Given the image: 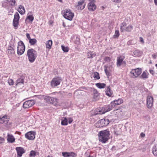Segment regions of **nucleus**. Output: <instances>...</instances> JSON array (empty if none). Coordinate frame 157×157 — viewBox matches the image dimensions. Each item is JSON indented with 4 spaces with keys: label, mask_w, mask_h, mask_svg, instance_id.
Returning a JSON list of instances; mask_svg holds the SVG:
<instances>
[{
    "label": "nucleus",
    "mask_w": 157,
    "mask_h": 157,
    "mask_svg": "<svg viewBox=\"0 0 157 157\" xmlns=\"http://www.w3.org/2000/svg\"><path fill=\"white\" fill-rule=\"evenodd\" d=\"M113 107L111 104V105H106L103 107L95 109L94 111H92L91 114L93 116L97 114H102L111 110Z\"/></svg>",
    "instance_id": "nucleus-1"
},
{
    "label": "nucleus",
    "mask_w": 157,
    "mask_h": 157,
    "mask_svg": "<svg viewBox=\"0 0 157 157\" xmlns=\"http://www.w3.org/2000/svg\"><path fill=\"white\" fill-rule=\"evenodd\" d=\"M109 135V131L107 130L100 131L98 134L99 141L105 143L108 140Z\"/></svg>",
    "instance_id": "nucleus-2"
},
{
    "label": "nucleus",
    "mask_w": 157,
    "mask_h": 157,
    "mask_svg": "<svg viewBox=\"0 0 157 157\" xmlns=\"http://www.w3.org/2000/svg\"><path fill=\"white\" fill-rule=\"evenodd\" d=\"M27 55L29 61L31 63L35 61L37 56L36 51L32 48L28 50Z\"/></svg>",
    "instance_id": "nucleus-3"
},
{
    "label": "nucleus",
    "mask_w": 157,
    "mask_h": 157,
    "mask_svg": "<svg viewBox=\"0 0 157 157\" xmlns=\"http://www.w3.org/2000/svg\"><path fill=\"white\" fill-rule=\"evenodd\" d=\"M45 101L48 104H52L56 105L58 103L57 99L48 95H43L42 96Z\"/></svg>",
    "instance_id": "nucleus-4"
},
{
    "label": "nucleus",
    "mask_w": 157,
    "mask_h": 157,
    "mask_svg": "<svg viewBox=\"0 0 157 157\" xmlns=\"http://www.w3.org/2000/svg\"><path fill=\"white\" fill-rule=\"evenodd\" d=\"M109 120L107 119H103L98 121L95 124V126L97 128L102 127L107 125L109 123Z\"/></svg>",
    "instance_id": "nucleus-5"
},
{
    "label": "nucleus",
    "mask_w": 157,
    "mask_h": 157,
    "mask_svg": "<svg viewBox=\"0 0 157 157\" xmlns=\"http://www.w3.org/2000/svg\"><path fill=\"white\" fill-rule=\"evenodd\" d=\"M142 72V70L140 68L132 69L130 72L131 76L133 78H136L140 75Z\"/></svg>",
    "instance_id": "nucleus-6"
},
{
    "label": "nucleus",
    "mask_w": 157,
    "mask_h": 157,
    "mask_svg": "<svg viewBox=\"0 0 157 157\" xmlns=\"http://www.w3.org/2000/svg\"><path fill=\"white\" fill-rule=\"evenodd\" d=\"M18 44L17 54L20 56L24 53L25 49V47L23 42L21 41L19 42Z\"/></svg>",
    "instance_id": "nucleus-7"
},
{
    "label": "nucleus",
    "mask_w": 157,
    "mask_h": 157,
    "mask_svg": "<svg viewBox=\"0 0 157 157\" xmlns=\"http://www.w3.org/2000/svg\"><path fill=\"white\" fill-rule=\"evenodd\" d=\"M63 13L64 17L70 21L72 20L74 16V13L72 12L70 10H66L64 11Z\"/></svg>",
    "instance_id": "nucleus-8"
},
{
    "label": "nucleus",
    "mask_w": 157,
    "mask_h": 157,
    "mask_svg": "<svg viewBox=\"0 0 157 157\" xmlns=\"http://www.w3.org/2000/svg\"><path fill=\"white\" fill-rule=\"evenodd\" d=\"M62 81L61 77H57L53 78L51 82L52 87H55L59 85Z\"/></svg>",
    "instance_id": "nucleus-9"
},
{
    "label": "nucleus",
    "mask_w": 157,
    "mask_h": 157,
    "mask_svg": "<svg viewBox=\"0 0 157 157\" xmlns=\"http://www.w3.org/2000/svg\"><path fill=\"white\" fill-rule=\"evenodd\" d=\"M20 18V17L19 13L17 12H16L14 15V18L13 21V25L14 27L17 29V27L19 20Z\"/></svg>",
    "instance_id": "nucleus-10"
},
{
    "label": "nucleus",
    "mask_w": 157,
    "mask_h": 157,
    "mask_svg": "<svg viewBox=\"0 0 157 157\" xmlns=\"http://www.w3.org/2000/svg\"><path fill=\"white\" fill-rule=\"evenodd\" d=\"M35 104V102L33 100H29L25 102L23 104V107L25 109L28 108Z\"/></svg>",
    "instance_id": "nucleus-11"
},
{
    "label": "nucleus",
    "mask_w": 157,
    "mask_h": 157,
    "mask_svg": "<svg viewBox=\"0 0 157 157\" xmlns=\"http://www.w3.org/2000/svg\"><path fill=\"white\" fill-rule=\"evenodd\" d=\"M35 133L33 131L28 132L25 134V137L28 140H33L35 138Z\"/></svg>",
    "instance_id": "nucleus-12"
},
{
    "label": "nucleus",
    "mask_w": 157,
    "mask_h": 157,
    "mask_svg": "<svg viewBox=\"0 0 157 157\" xmlns=\"http://www.w3.org/2000/svg\"><path fill=\"white\" fill-rule=\"evenodd\" d=\"M153 104V98L151 96H148L147 98V104L148 108H151Z\"/></svg>",
    "instance_id": "nucleus-13"
},
{
    "label": "nucleus",
    "mask_w": 157,
    "mask_h": 157,
    "mask_svg": "<svg viewBox=\"0 0 157 157\" xmlns=\"http://www.w3.org/2000/svg\"><path fill=\"white\" fill-rule=\"evenodd\" d=\"M17 151V156L21 157L22 154L25 152V150L21 147H17L16 148Z\"/></svg>",
    "instance_id": "nucleus-14"
},
{
    "label": "nucleus",
    "mask_w": 157,
    "mask_h": 157,
    "mask_svg": "<svg viewBox=\"0 0 157 157\" xmlns=\"http://www.w3.org/2000/svg\"><path fill=\"white\" fill-rule=\"evenodd\" d=\"M94 0L90 2L88 5L89 10L90 11H93L95 10L96 8V6L94 2Z\"/></svg>",
    "instance_id": "nucleus-15"
},
{
    "label": "nucleus",
    "mask_w": 157,
    "mask_h": 157,
    "mask_svg": "<svg viewBox=\"0 0 157 157\" xmlns=\"http://www.w3.org/2000/svg\"><path fill=\"white\" fill-rule=\"evenodd\" d=\"M125 57L124 56H120L117 57V67H120L122 64L123 60H124Z\"/></svg>",
    "instance_id": "nucleus-16"
},
{
    "label": "nucleus",
    "mask_w": 157,
    "mask_h": 157,
    "mask_svg": "<svg viewBox=\"0 0 157 157\" xmlns=\"http://www.w3.org/2000/svg\"><path fill=\"white\" fill-rule=\"evenodd\" d=\"M9 120V117L7 115H5L2 117H0V123L3 124L4 123H7Z\"/></svg>",
    "instance_id": "nucleus-17"
},
{
    "label": "nucleus",
    "mask_w": 157,
    "mask_h": 157,
    "mask_svg": "<svg viewBox=\"0 0 157 157\" xmlns=\"http://www.w3.org/2000/svg\"><path fill=\"white\" fill-rule=\"evenodd\" d=\"M91 90L93 92L94 94V101H97L98 100V97L99 95V94L98 93L97 90L93 88H91Z\"/></svg>",
    "instance_id": "nucleus-18"
},
{
    "label": "nucleus",
    "mask_w": 157,
    "mask_h": 157,
    "mask_svg": "<svg viewBox=\"0 0 157 157\" xmlns=\"http://www.w3.org/2000/svg\"><path fill=\"white\" fill-rule=\"evenodd\" d=\"M123 103V100L121 99H119L117 100H114L111 102V104L112 107H114L115 105H120Z\"/></svg>",
    "instance_id": "nucleus-19"
},
{
    "label": "nucleus",
    "mask_w": 157,
    "mask_h": 157,
    "mask_svg": "<svg viewBox=\"0 0 157 157\" xmlns=\"http://www.w3.org/2000/svg\"><path fill=\"white\" fill-rule=\"evenodd\" d=\"M105 92L106 94L109 97H111L112 95L113 92L109 86H107L105 89Z\"/></svg>",
    "instance_id": "nucleus-20"
},
{
    "label": "nucleus",
    "mask_w": 157,
    "mask_h": 157,
    "mask_svg": "<svg viewBox=\"0 0 157 157\" xmlns=\"http://www.w3.org/2000/svg\"><path fill=\"white\" fill-rule=\"evenodd\" d=\"M85 6L84 2H79L76 8L78 10H82L84 8Z\"/></svg>",
    "instance_id": "nucleus-21"
},
{
    "label": "nucleus",
    "mask_w": 157,
    "mask_h": 157,
    "mask_svg": "<svg viewBox=\"0 0 157 157\" xmlns=\"http://www.w3.org/2000/svg\"><path fill=\"white\" fill-rule=\"evenodd\" d=\"M7 140L9 142L13 143L15 141V139L13 136L8 134Z\"/></svg>",
    "instance_id": "nucleus-22"
},
{
    "label": "nucleus",
    "mask_w": 157,
    "mask_h": 157,
    "mask_svg": "<svg viewBox=\"0 0 157 157\" xmlns=\"http://www.w3.org/2000/svg\"><path fill=\"white\" fill-rule=\"evenodd\" d=\"M61 124L63 125H67L68 124V119L66 117H63L62 119Z\"/></svg>",
    "instance_id": "nucleus-23"
},
{
    "label": "nucleus",
    "mask_w": 157,
    "mask_h": 157,
    "mask_svg": "<svg viewBox=\"0 0 157 157\" xmlns=\"http://www.w3.org/2000/svg\"><path fill=\"white\" fill-rule=\"evenodd\" d=\"M7 52L8 53L10 54H14L15 53L14 48L10 46L9 47L7 50Z\"/></svg>",
    "instance_id": "nucleus-24"
},
{
    "label": "nucleus",
    "mask_w": 157,
    "mask_h": 157,
    "mask_svg": "<svg viewBox=\"0 0 157 157\" xmlns=\"http://www.w3.org/2000/svg\"><path fill=\"white\" fill-rule=\"evenodd\" d=\"M95 55V52H90L87 53V57L89 58H92Z\"/></svg>",
    "instance_id": "nucleus-25"
},
{
    "label": "nucleus",
    "mask_w": 157,
    "mask_h": 157,
    "mask_svg": "<svg viewBox=\"0 0 157 157\" xmlns=\"http://www.w3.org/2000/svg\"><path fill=\"white\" fill-rule=\"evenodd\" d=\"M148 73H147L145 71H144L140 76V78L145 79L148 78Z\"/></svg>",
    "instance_id": "nucleus-26"
},
{
    "label": "nucleus",
    "mask_w": 157,
    "mask_h": 157,
    "mask_svg": "<svg viewBox=\"0 0 157 157\" xmlns=\"http://www.w3.org/2000/svg\"><path fill=\"white\" fill-rule=\"evenodd\" d=\"M95 85L98 88L102 89L106 86V85L104 83H97L95 84Z\"/></svg>",
    "instance_id": "nucleus-27"
},
{
    "label": "nucleus",
    "mask_w": 157,
    "mask_h": 157,
    "mask_svg": "<svg viewBox=\"0 0 157 157\" xmlns=\"http://www.w3.org/2000/svg\"><path fill=\"white\" fill-rule=\"evenodd\" d=\"M142 53L141 51L138 50H135L133 52L134 55L135 56L138 57L140 56L141 55Z\"/></svg>",
    "instance_id": "nucleus-28"
},
{
    "label": "nucleus",
    "mask_w": 157,
    "mask_h": 157,
    "mask_svg": "<svg viewBox=\"0 0 157 157\" xmlns=\"http://www.w3.org/2000/svg\"><path fill=\"white\" fill-rule=\"evenodd\" d=\"M52 44V42L51 40H49L47 41L46 44V47L47 48L50 49Z\"/></svg>",
    "instance_id": "nucleus-29"
},
{
    "label": "nucleus",
    "mask_w": 157,
    "mask_h": 157,
    "mask_svg": "<svg viewBox=\"0 0 157 157\" xmlns=\"http://www.w3.org/2000/svg\"><path fill=\"white\" fill-rule=\"evenodd\" d=\"M126 25V23L124 22H123L121 23V25L120 27V30L121 32L125 31V29Z\"/></svg>",
    "instance_id": "nucleus-30"
},
{
    "label": "nucleus",
    "mask_w": 157,
    "mask_h": 157,
    "mask_svg": "<svg viewBox=\"0 0 157 157\" xmlns=\"http://www.w3.org/2000/svg\"><path fill=\"white\" fill-rule=\"evenodd\" d=\"M24 79L23 78H18L17 80L16 85L17 86L18 84H23L24 83Z\"/></svg>",
    "instance_id": "nucleus-31"
},
{
    "label": "nucleus",
    "mask_w": 157,
    "mask_h": 157,
    "mask_svg": "<svg viewBox=\"0 0 157 157\" xmlns=\"http://www.w3.org/2000/svg\"><path fill=\"white\" fill-rule=\"evenodd\" d=\"M152 153L155 156H157V146H154L152 149Z\"/></svg>",
    "instance_id": "nucleus-32"
},
{
    "label": "nucleus",
    "mask_w": 157,
    "mask_h": 157,
    "mask_svg": "<svg viewBox=\"0 0 157 157\" xmlns=\"http://www.w3.org/2000/svg\"><path fill=\"white\" fill-rule=\"evenodd\" d=\"M37 42L36 40L35 39H31L29 40V43L31 45H34Z\"/></svg>",
    "instance_id": "nucleus-33"
},
{
    "label": "nucleus",
    "mask_w": 157,
    "mask_h": 157,
    "mask_svg": "<svg viewBox=\"0 0 157 157\" xmlns=\"http://www.w3.org/2000/svg\"><path fill=\"white\" fill-rule=\"evenodd\" d=\"M133 26L130 25H129L128 27H126L125 29V31L128 32H129L131 31L133 29Z\"/></svg>",
    "instance_id": "nucleus-34"
},
{
    "label": "nucleus",
    "mask_w": 157,
    "mask_h": 157,
    "mask_svg": "<svg viewBox=\"0 0 157 157\" xmlns=\"http://www.w3.org/2000/svg\"><path fill=\"white\" fill-rule=\"evenodd\" d=\"M93 77L95 79H99L100 78L99 74L97 72L94 73V75Z\"/></svg>",
    "instance_id": "nucleus-35"
},
{
    "label": "nucleus",
    "mask_w": 157,
    "mask_h": 157,
    "mask_svg": "<svg viewBox=\"0 0 157 157\" xmlns=\"http://www.w3.org/2000/svg\"><path fill=\"white\" fill-rule=\"evenodd\" d=\"M77 154L74 152H68V157H75Z\"/></svg>",
    "instance_id": "nucleus-36"
},
{
    "label": "nucleus",
    "mask_w": 157,
    "mask_h": 157,
    "mask_svg": "<svg viewBox=\"0 0 157 157\" xmlns=\"http://www.w3.org/2000/svg\"><path fill=\"white\" fill-rule=\"evenodd\" d=\"M36 152L34 151H31L29 154L30 157H35L36 155Z\"/></svg>",
    "instance_id": "nucleus-37"
},
{
    "label": "nucleus",
    "mask_w": 157,
    "mask_h": 157,
    "mask_svg": "<svg viewBox=\"0 0 157 157\" xmlns=\"http://www.w3.org/2000/svg\"><path fill=\"white\" fill-rule=\"evenodd\" d=\"M62 49L64 52H67L68 51L69 49L67 47H65L63 45L61 46Z\"/></svg>",
    "instance_id": "nucleus-38"
},
{
    "label": "nucleus",
    "mask_w": 157,
    "mask_h": 157,
    "mask_svg": "<svg viewBox=\"0 0 157 157\" xmlns=\"http://www.w3.org/2000/svg\"><path fill=\"white\" fill-rule=\"evenodd\" d=\"M28 19L30 21L32 22L34 19V17L32 15H29L27 17L26 19Z\"/></svg>",
    "instance_id": "nucleus-39"
},
{
    "label": "nucleus",
    "mask_w": 157,
    "mask_h": 157,
    "mask_svg": "<svg viewBox=\"0 0 157 157\" xmlns=\"http://www.w3.org/2000/svg\"><path fill=\"white\" fill-rule=\"evenodd\" d=\"M119 31L118 30H116L115 32V34L114 35V38H117L119 36Z\"/></svg>",
    "instance_id": "nucleus-40"
},
{
    "label": "nucleus",
    "mask_w": 157,
    "mask_h": 157,
    "mask_svg": "<svg viewBox=\"0 0 157 157\" xmlns=\"http://www.w3.org/2000/svg\"><path fill=\"white\" fill-rule=\"evenodd\" d=\"M7 1L10 3V5L11 6H14L15 5V4L16 3L15 0H10V1L8 0H7Z\"/></svg>",
    "instance_id": "nucleus-41"
},
{
    "label": "nucleus",
    "mask_w": 157,
    "mask_h": 157,
    "mask_svg": "<svg viewBox=\"0 0 157 157\" xmlns=\"http://www.w3.org/2000/svg\"><path fill=\"white\" fill-rule=\"evenodd\" d=\"M8 83L9 85H12L14 84V82L12 79H9L8 80Z\"/></svg>",
    "instance_id": "nucleus-42"
},
{
    "label": "nucleus",
    "mask_w": 157,
    "mask_h": 157,
    "mask_svg": "<svg viewBox=\"0 0 157 157\" xmlns=\"http://www.w3.org/2000/svg\"><path fill=\"white\" fill-rule=\"evenodd\" d=\"M104 71H105V73L106 75L108 77L109 76L110 73L109 71L107 70L106 67H105V68Z\"/></svg>",
    "instance_id": "nucleus-43"
},
{
    "label": "nucleus",
    "mask_w": 157,
    "mask_h": 157,
    "mask_svg": "<svg viewBox=\"0 0 157 157\" xmlns=\"http://www.w3.org/2000/svg\"><path fill=\"white\" fill-rule=\"evenodd\" d=\"M63 156L64 157H68V152H63L62 153Z\"/></svg>",
    "instance_id": "nucleus-44"
},
{
    "label": "nucleus",
    "mask_w": 157,
    "mask_h": 157,
    "mask_svg": "<svg viewBox=\"0 0 157 157\" xmlns=\"http://www.w3.org/2000/svg\"><path fill=\"white\" fill-rule=\"evenodd\" d=\"M111 59L110 57H106L104 58V60L105 62H109L110 61Z\"/></svg>",
    "instance_id": "nucleus-45"
},
{
    "label": "nucleus",
    "mask_w": 157,
    "mask_h": 157,
    "mask_svg": "<svg viewBox=\"0 0 157 157\" xmlns=\"http://www.w3.org/2000/svg\"><path fill=\"white\" fill-rule=\"evenodd\" d=\"M17 11L19 12V13L21 14H23L25 13V10H24V11L23 10H20L19 9L17 10Z\"/></svg>",
    "instance_id": "nucleus-46"
},
{
    "label": "nucleus",
    "mask_w": 157,
    "mask_h": 157,
    "mask_svg": "<svg viewBox=\"0 0 157 157\" xmlns=\"http://www.w3.org/2000/svg\"><path fill=\"white\" fill-rule=\"evenodd\" d=\"M152 58L154 59H155L157 57V53L156 54H153L152 55Z\"/></svg>",
    "instance_id": "nucleus-47"
},
{
    "label": "nucleus",
    "mask_w": 157,
    "mask_h": 157,
    "mask_svg": "<svg viewBox=\"0 0 157 157\" xmlns=\"http://www.w3.org/2000/svg\"><path fill=\"white\" fill-rule=\"evenodd\" d=\"M80 43V39L78 37H76V40L75 41V43L76 44H78Z\"/></svg>",
    "instance_id": "nucleus-48"
},
{
    "label": "nucleus",
    "mask_w": 157,
    "mask_h": 157,
    "mask_svg": "<svg viewBox=\"0 0 157 157\" xmlns=\"http://www.w3.org/2000/svg\"><path fill=\"white\" fill-rule=\"evenodd\" d=\"M20 10H21L22 9L24 11L25 8L24 7H23L21 5H19V6L18 9Z\"/></svg>",
    "instance_id": "nucleus-49"
},
{
    "label": "nucleus",
    "mask_w": 157,
    "mask_h": 157,
    "mask_svg": "<svg viewBox=\"0 0 157 157\" xmlns=\"http://www.w3.org/2000/svg\"><path fill=\"white\" fill-rule=\"evenodd\" d=\"M113 2L115 3H119L121 2V0H111Z\"/></svg>",
    "instance_id": "nucleus-50"
},
{
    "label": "nucleus",
    "mask_w": 157,
    "mask_h": 157,
    "mask_svg": "<svg viewBox=\"0 0 157 157\" xmlns=\"http://www.w3.org/2000/svg\"><path fill=\"white\" fill-rule=\"evenodd\" d=\"M73 121V120L71 118H68V123L69 124L71 123Z\"/></svg>",
    "instance_id": "nucleus-51"
},
{
    "label": "nucleus",
    "mask_w": 157,
    "mask_h": 157,
    "mask_svg": "<svg viewBox=\"0 0 157 157\" xmlns=\"http://www.w3.org/2000/svg\"><path fill=\"white\" fill-rule=\"evenodd\" d=\"M150 73L152 75H154L155 74V72L154 71L152 70H149Z\"/></svg>",
    "instance_id": "nucleus-52"
},
{
    "label": "nucleus",
    "mask_w": 157,
    "mask_h": 157,
    "mask_svg": "<svg viewBox=\"0 0 157 157\" xmlns=\"http://www.w3.org/2000/svg\"><path fill=\"white\" fill-rule=\"evenodd\" d=\"M4 141V138L1 137H0V144L2 143Z\"/></svg>",
    "instance_id": "nucleus-53"
},
{
    "label": "nucleus",
    "mask_w": 157,
    "mask_h": 157,
    "mask_svg": "<svg viewBox=\"0 0 157 157\" xmlns=\"http://www.w3.org/2000/svg\"><path fill=\"white\" fill-rule=\"evenodd\" d=\"M26 36L27 38L29 40L30 39H31V38H30V36L29 33H26Z\"/></svg>",
    "instance_id": "nucleus-54"
},
{
    "label": "nucleus",
    "mask_w": 157,
    "mask_h": 157,
    "mask_svg": "<svg viewBox=\"0 0 157 157\" xmlns=\"http://www.w3.org/2000/svg\"><path fill=\"white\" fill-rule=\"evenodd\" d=\"M140 41L141 42L144 43V40L142 38L140 37Z\"/></svg>",
    "instance_id": "nucleus-55"
},
{
    "label": "nucleus",
    "mask_w": 157,
    "mask_h": 157,
    "mask_svg": "<svg viewBox=\"0 0 157 157\" xmlns=\"http://www.w3.org/2000/svg\"><path fill=\"white\" fill-rule=\"evenodd\" d=\"M115 134L116 135V136H118V135L120 134V133H118V132H117V131H115Z\"/></svg>",
    "instance_id": "nucleus-56"
},
{
    "label": "nucleus",
    "mask_w": 157,
    "mask_h": 157,
    "mask_svg": "<svg viewBox=\"0 0 157 157\" xmlns=\"http://www.w3.org/2000/svg\"><path fill=\"white\" fill-rule=\"evenodd\" d=\"M154 2L155 5H157V0H154Z\"/></svg>",
    "instance_id": "nucleus-57"
},
{
    "label": "nucleus",
    "mask_w": 157,
    "mask_h": 157,
    "mask_svg": "<svg viewBox=\"0 0 157 157\" xmlns=\"http://www.w3.org/2000/svg\"><path fill=\"white\" fill-rule=\"evenodd\" d=\"M141 136H142V137H144V136H145V134H144L143 133H141Z\"/></svg>",
    "instance_id": "nucleus-58"
},
{
    "label": "nucleus",
    "mask_w": 157,
    "mask_h": 157,
    "mask_svg": "<svg viewBox=\"0 0 157 157\" xmlns=\"http://www.w3.org/2000/svg\"><path fill=\"white\" fill-rule=\"evenodd\" d=\"M122 64H124L125 65L126 64V61H124V60H123Z\"/></svg>",
    "instance_id": "nucleus-59"
},
{
    "label": "nucleus",
    "mask_w": 157,
    "mask_h": 157,
    "mask_svg": "<svg viewBox=\"0 0 157 157\" xmlns=\"http://www.w3.org/2000/svg\"><path fill=\"white\" fill-rule=\"evenodd\" d=\"M63 26L64 27H65L66 26V25L65 24V23L64 22H63Z\"/></svg>",
    "instance_id": "nucleus-60"
},
{
    "label": "nucleus",
    "mask_w": 157,
    "mask_h": 157,
    "mask_svg": "<svg viewBox=\"0 0 157 157\" xmlns=\"http://www.w3.org/2000/svg\"><path fill=\"white\" fill-rule=\"evenodd\" d=\"M115 146H113V147H112V149L113 150H115Z\"/></svg>",
    "instance_id": "nucleus-61"
},
{
    "label": "nucleus",
    "mask_w": 157,
    "mask_h": 157,
    "mask_svg": "<svg viewBox=\"0 0 157 157\" xmlns=\"http://www.w3.org/2000/svg\"><path fill=\"white\" fill-rule=\"evenodd\" d=\"M57 0L59 2H62V0Z\"/></svg>",
    "instance_id": "nucleus-62"
},
{
    "label": "nucleus",
    "mask_w": 157,
    "mask_h": 157,
    "mask_svg": "<svg viewBox=\"0 0 157 157\" xmlns=\"http://www.w3.org/2000/svg\"><path fill=\"white\" fill-rule=\"evenodd\" d=\"M47 157H53L52 156H50V155H48Z\"/></svg>",
    "instance_id": "nucleus-63"
},
{
    "label": "nucleus",
    "mask_w": 157,
    "mask_h": 157,
    "mask_svg": "<svg viewBox=\"0 0 157 157\" xmlns=\"http://www.w3.org/2000/svg\"><path fill=\"white\" fill-rule=\"evenodd\" d=\"M87 157H93L92 156H91L90 155H89V156H88Z\"/></svg>",
    "instance_id": "nucleus-64"
}]
</instances>
